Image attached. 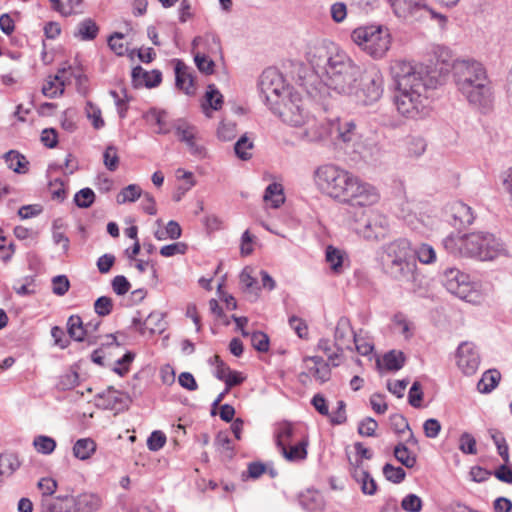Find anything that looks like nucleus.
<instances>
[{"mask_svg":"<svg viewBox=\"0 0 512 512\" xmlns=\"http://www.w3.org/2000/svg\"><path fill=\"white\" fill-rule=\"evenodd\" d=\"M396 82L394 103L398 112L411 119L423 118L429 114L428 89H434L440 80L434 71L423 64L399 61L393 67Z\"/></svg>","mask_w":512,"mask_h":512,"instance_id":"nucleus-1","label":"nucleus"},{"mask_svg":"<svg viewBox=\"0 0 512 512\" xmlns=\"http://www.w3.org/2000/svg\"><path fill=\"white\" fill-rule=\"evenodd\" d=\"M306 59L324 84L339 95H351L362 68L333 42L321 41L308 47Z\"/></svg>","mask_w":512,"mask_h":512,"instance_id":"nucleus-2","label":"nucleus"},{"mask_svg":"<svg viewBox=\"0 0 512 512\" xmlns=\"http://www.w3.org/2000/svg\"><path fill=\"white\" fill-rule=\"evenodd\" d=\"M314 181L321 192L341 203L363 207L379 200L374 186L334 164L319 166L314 172Z\"/></svg>","mask_w":512,"mask_h":512,"instance_id":"nucleus-3","label":"nucleus"},{"mask_svg":"<svg viewBox=\"0 0 512 512\" xmlns=\"http://www.w3.org/2000/svg\"><path fill=\"white\" fill-rule=\"evenodd\" d=\"M455 84L470 105L486 112L492 105V91L484 66L474 59L452 63Z\"/></svg>","mask_w":512,"mask_h":512,"instance_id":"nucleus-4","label":"nucleus"},{"mask_svg":"<svg viewBox=\"0 0 512 512\" xmlns=\"http://www.w3.org/2000/svg\"><path fill=\"white\" fill-rule=\"evenodd\" d=\"M381 263L384 272L401 282L406 289L416 291L422 286V276L417 272L408 240L401 238L386 244Z\"/></svg>","mask_w":512,"mask_h":512,"instance_id":"nucleus-5","label":"nucleus"},{"mask_svg":"<svg viewBox=\"0 0 512 512\" xmlns=\"http://www.w3.org/2000/svg\"><path fill=\"white\" fill-rule=\"evenodd\" d=\"M444 248L451 254L477 258L482 261L493 260L504 251L503 243L490 233H470L461 237L447 236L443 240Z\"/></svg>","mask_w":512,"mask_h":512,"instance_id":"nucleus-6","label":"nucleus"},{"mask_svg":"<svg viewBox=\"0 0 512 512\" xmlns=\"http://www.w3.org/2000/svg\"><path fill=\"white\" fill-rule=\"evenodd\" d=\"M384 91V79L381 71L375 67H368L361 72L358 82L354 84L351 95L357 104L370 106L379 101Z\"/></svg>","mask_w":512,"mask_h":512,"instance_id":"nucleus-7","label":"nucleus"},{"mask_svg":"<svg viewBox=\"0 0 512 512\" xmlns=\"http://www.w3.org/2000/svg\"><path fill=\"white\" fill-rule=\"evenodd\" d=\"M258 87L260 96L269 109L284 101V97L289 96L293 90L285 84L283 75L276 68L271 67L262 72Z\"/></svg>","mask_w":512,"mask_h":512,"instance_id":"nucleus-8","label":"nucleus"},{"mask_svg":"<svg viewBox=\"0 0 512 512\" xmlns=\"http://www.w3.org/2000/svg\"><path fill=\"white\" fill-rule=\"evenodd\" d=\"M270 110L284 123L294 127L303 126L310 119V114L305 107L304 100L298 92L293 90L289 93V96L284 97V101L272 106Z\"/></svg>","mask_w":512,"mask_h":512,"instance_id":"nucleus-9","label":"nucleus"},{"mask_svg":"<svg viewBox=\"0 0 512 512\" xmlns=\"http://www.w3.org/2000/svg\"><path fill=\"white\" fill-rule=\"evenodd\" d=\"M393 13L400 19L407 22L421 21L428 16L431 18H440L445 21L446 18L434 12L426 3V0H388Z\"/></svg>","mask_w":512,"mask_h":512,"instance_id":"nucleus-10","label":"nucleus"},{"mask_svg":"<svg viewBox=\"0 0 512 512\" xmlns=\"http://www.w3.org/2000/svg\"><path fill=\"white\" fill-rule=\"evenodd\" d=\"M443 285L451 294L468 302L473 301L475 289L469 276L456 268H450L445 271Z\"/></svg>","mask_w":512,"mask_h":512,"instance_id":"nucleus-11","label":"nucleus"},{"mask_svg":"<svg viewBox=\"0 0 512 512\" xmlns=\"http://www.w3.org/2000/svg\"><path fill=\"white\" fill-rule=\"evenodd\" d=\"M388 220L384 215L372 213L363 220H358L355 232L367 241H379L388 233Z\"/></svg>","mask_w":512,"mask_h":512,"instance_id":"nucleus-12","label":"nucleus"},{"mask_svg":"<svg viewBox=\"0 0 512 512\" xmlns=\"http://www.w3.org/2000/svg\"><path fill=\"white\" fill-rule=\"evenodd\" d=\"M336 133V138L345 144V150L347 152L355 153L360 158L366 157V146L361 141V137L353 121H338Z\"/></svg>","mask_w":512,"mask_h":512,"instance_id":"nucleus-13","label":"nucleus"},{"mask_svg":"<svg viewBox=\"0 0 512 512\" xmlns=\"http://www.w3.org/2000/svg\"><path fill=\"white\" fill-rule=\"evenodd\" d=\"M480 364V356L472 342H462L457 349V365L466 375L474 374Z\"/></svg>","mask_w":512,"mask_h":512,"instance_id":"nucleus-14","label":"nucleus"},{"mask_svg":"<svg viewBox=\"0 0 512 512\" xmlns=\"http://www.w3.org/2000/svg\"><path fill=\"white\" fill-rule=\"evenodd\" d=\"M446 214L451 219V224L457 228H464L474 221L471 207L462 201H453L446 207Z\"/></svg>","mask_w":512,"mask_h":512,"instance_id":"nucleus-15","label":"nucleus"},{"mask_svg":"<svg viewBox=\"0 0 512 512\" xmlns=\"http://www.w3.org/2000/svg\"><path fill=\"white\" fill-rule=\"evenodd\" d=\"M390 45L391 36L388 29L379 26L378 32L370 39L363 51L373 59H381L386 55Z\"/></svg>","mask_w":512,"mask_h":512,"instance_id":"nucleus-16","label":"nucleus"},{"mask_svg":"<svg viewBox=\"0 0 512 512\" xmlns=\"http://www.w3.org/2000/svg\"><path fill=\"white\" fill-rule=\"evenodd\" d=\"M131 77L135 88L142 86L154 88L160 85L162 81V73L159 70H152L151 72H148L141 66H136L132 69Z\"/></svg>","mask_w":512,"mask_h":512,"instance_id":"nucleus-17","label":"nucleus"},{"mask_svg":"<svg viewBox=\"0 0 512 512\" xmlns=\"http://www.w3.org/2000/svg\"><path fill=\"white\" fill-rule=\"evenodd\" d=\"M354 335L356 334L352 329L350 319L345 316L340 317L334 332L337 349L341 351L344 348L351 349V342L354 339Z\"/></svg>","mask_w":512,"mask_h":512,"instance_id":"nucleus-18","label":"nucleus"},{"mask_svg":"<svg viewBox=\"0 0 512 512\" xmlns=\"http://www.w3.org/2000/svg\"><path fill=\"white\" fill-rule=\"evenodd\" d=\"M174 70L176 87L187 95H193L195 93L194 77L189 72V67L183 61L176 60Z\"/></svg>","mask_w":512,"mask_h":512,"instance_id":"nucleus-19","label":"nucleus"},{"mask_svg":"<svg viewBox=\"0 0 512 512\" xmlns=\"http://www.w3.org/2000/svg\"><path fill=\"white\" fill-rule=\"evenodd\" d=\"M100 397H106L107 407L117 412L128 409L131 402L128 394L122 393L114 389V387H109Z\"/></svg>","mask_w":512,"mask_h":512,"instance_id":"nucleus-20","label":"nucleus"},{"mask_svg":"<svg viewBox=\"0 0 512 512\" xmlns=\"http://www.w3.org/2000/svg\"><path fill=\"white\" fill-rule=\"evenodd\" d=\"M74 512H96L101 505L100 498L95 494L83 493L72 498Z\"/></svg>","mask_w":512,"mask_h":512,"instance_id":"nucleus-21","label":"nucleus"},{"mask_svg":"<svg viewBox=\"0 0 512 512\" xmlns=\"http://www.w3.org/2000/svg\"><path fill=\"white\" fill-rule=\"evenodd\" d=\"M405 360L406 357L402 351L391 350L384 354L382 361L376 360V366L380 370L383 364L388 371H398L404 366Z\"/></svg>","mask_w":512,"mask_h":512,"instance_id":"nucleus-22","label":"nucleus"},{"mask_svg":"<svg viewBox=\"0 0 512 512\" xmlns=\"http://www.w3.org/2000/svg\"><path fill=\"white\" fill-rule=\"evenodd\" d=\"M307 440H302L297 444H289L280 448L281 454L289 462H297L307 457Z\"/></svg>","mask_w":512,"mask_h":512,"instance_id":"nucleus-23","label":"nucleus"},{"mask_svg":"<svg viewBox=\"0 0 512 512\" xmlns=\"http://www.w3.org/2000/svg\"><path fill=\"white\" fill-rule=\"evenodd\" d=\"M353 478L360 484L362 493L374 495L377 492V483L368 471L359 469V464L353 472Z\"/></svg>","mask_w":512,"mask_h":512,"instance_id":"nucleus-24","label":"nucleus"},{"mask_svg":"<svg viewBox=\"0 0 512 512\" xmlns=\"http://www.w3.org/2000/svg\"><path fill=\"white\" fill-rule=\"evenodd\" d=\"M99 33V27L96 22L91 18H86L77 25L74 32V37L82 41L94 40Z\"/></svg>","mask_w":512,"mask_h":512,"instance_id":"nucleus-25","label":"nucleus"},{"mask_svg":"<svg viewBox=\"0 0 512 512\" xmlns=\"http://www.w3.org/2000/svg\"><path fill=\"white\" fill-rule=\"evenodd\" d=\"M5 162L8 168L18 174H25L28 171L29 162L25 156L16 150H10L4 154Z\"/></svg>","mask_w":512,"mask_h":512,"instance_id":"nucleus-26","label":"nucleus"},{"mask_svg":"<svg viewBox=\"0 0 512 512\" xmlns=\"http://www.w3.org/2000/svg\"><path fill=\"white\" fill-rule=\"evenodd\" d=\"M21 463L18 456L14 453H2L0 454V485L3 480L2 477L11 476L19 467Z\"/></svg>","mask_w":512,"mask_h":512,"instance_id":"nucleus-27","label":"nucleus"},{"mask_svg":"<svg viewBox=\"0 0 512 512\" xmlns=\"http://www.w3.org/2000/svg\"><path fill=\"white\" fill-rule=\"evenodd\" d=\"M393 455L404 467L411 469L417 463V456L405 443H398L393 449Z\"/></svg>","mask_w":512,"mask_h":512,"instance_id":"nucleus-28","label":"nucleus"},{"mask_svg":"<svg viewBox=\"0 0 512 512\" xmlns=\"http://www.w3.org/2000/svg\"><path fill=\"white\" fill-rule=\"evenodd\" d=\"M67 332L69 337L77 342H82L87 335V328L79 315H71L67 320Z\"/></svg>","mask_w":512,"mask_h":512,"instance_id":"nucleus-29","label":"nucleus"},{"mask_svg":"<svg viewBox=\"0 0 512 512\" xmlns=\"http://www.w3.org/2000/svg\"><path fill=\"white\" fill-rule=\"evenodd\" d=\"M501 379V374L496 369L486 371L477 384V389L480 393L488 394L494 390Z\"/></svg>","mask_w":512,"mask_h":512,"instance_id":"nucleus-30","label":"nucleus"},{"mask_svg":"<svg viewBox=\"0 0 512 512\" xmlns=\"http://www.w3.org/2000/svg\"><path fill=\"white\" fill-rule=\"evenodd\" d=\"M96 451V443L91 438L78 439L73 446V455L80 460L89 459Z\"/></svg>","mask_w":512,"mask_h":512,"instance_id":"nucleus-31","label":"nucleus"},{"mask_svg":"<svg viewBox=\"0 0 512 512\" xmlns=\"http://www.w3.org/2000/svg\"><path fill=\"white\" fill-rule=\"evenodd\" d=\"M378 30L379 26L358 27L352 32L351 38L356 45L364 50L366 45L369 44L370 39L374 37Z\"/></svg>","mask_w":512,"mask_h":512,"instance_id":"nucleus-32","label":"nucleus"},{"mask_svg":"<svg viewBox=\"0 0 512 512\" xmlns=\"http://www.w3.org/2000/svg\"><path fill=\"white\" fill-rule=\"evenodd\" d=\"M434 55L438 63L442 64L440 74L448 73L452 70V63L457 59H453L452 52L445 46H437L434 49ZM441 81V75L436 76Z\"/></svg>","mask_w":512,"mask_h":512,"instance_id":"nucleus-33","label":"nucleus"},{"mask_svg":"<svg viewBox=\"0 0 512 512\" xmlns=\"http://www.w3.org/2000/svg\"><path fill=\"white\" fill-rule=\"evenodd\" d=\"M254 142L247 134L242 135L234 144L235 155L242 161L250 160L253 156Z\"/></svg>","mask_w":512,"mask_h":512,"instance_id":"nucleus-34","label":"nucleus"},{"mask_svg":"<svg viewBox=\"0 0 512 512\" xmlns=\"http://www.w3.org/2000/svg\"><path fill=\"white\" fill-rule=\"evenodd\" d=\"M173 128L175 130L176 136L178 137V140L183 143L191 140L194 135H198V129L184 119L176 120L173 124Z\"/></svg>","mask_w":512,"mask_h":512,"instance_id":"nucleus-35","label":"nucleus"},{"mask_svg":"<svg viewBox=\"0 0 512 512\" xmlns=\"http://www.w3.org/2000/svg\"><path fill=\"white\" fill-rule=\"evenodd\" d=\"M263 199L265 202H271L272 208H279L284 203L283 188L281 184L271 183L264 192Z\"/></svg>","mask_w":512,"mask_h":512,"instance_id":"nucleus-36","label":"nucleus"},{"mask_svg":"<svg viewBox=\"0 0 512 512\" xmlns=\"http://www.w3.org/2000/svg\"><path fill=\"white\" fill-rule=\"evenodd\" d=\"M345 253L338 248L329 245L326 248V261L329 264L330 268L335 273H340L344 261Z\"/></svg>","mask_w":512,"mask_h":512,"instance_id":"nucleus-37","label":"nucleus"},{"mask_svg":"<svg viewBox=\"0 0 512 512\" xmlns=\"http://www.w3.org/2000/svg\"><path fill=\"white\" fill-rule=\"evenodd\" d=\"M206 104L213 110H219L223 104V96L214 84H210L207 87L205 93V103L202 105L204 111H206Z\"/></svg>","mask_w":512,"mask_h":512,"instance_id":"nucleus-38","label":"nucleus"},{"mask_svg":"<svg viewBox=\"0 0 512 512\" xmlns=\"http://www.w3.org/2000/svg\"><path fill=\"white\" fill-rule=\"evenodd\" d=\"M142 195L140 187L136 184H130L123 188L117 195L116 201L118 204L126 202H135Z\"/></svg>","mask_w":512,"mask_h":512,"instance_id":"nucleus-39","label":"nucleus"},{"mask_svg":"<svg viewBox=\"0 0 512 512\" xmlns=\"http://www.w3.org/2000/svg\"><path fill=\"white\" fill-rule=\"evenodd\" d=\"M33 446L38 453L49 455L56 448V441L49 436L38 435L33 440Z\"/></svg>","mask_w":512,"mask_h":512,"instance_id":"nucleus-40","label":"nucleus"},{"mask_svg":"<svg viewBox=\"0 0 512 512\" xmlns=\"http://www.w3.org/2000/svg\"><path fill=\"white\" fill-rule=\"evenodd\" d=\"M165 117L166 112L164 110H157L155 108L150 109L145 115L147 121H153L159 126L158 134H168L170 132V129L166 126Z\"/></svg>","mask_w":512,"mask_h":512,"instance_id":"nucleus-41","label":"nucleus"},{"mask_svg":"<svg viewBox=\"0 0 512 512\" xmlns=\"http://www.w3.org/2000/svg\"><path fill=\"white\" fill-rule=\"evenodd\" d=\"M382 472L386 480L395 484L401 483L406 477V472L402 467H395L390 463L383 466Z\"/></svg>","mask_w":512,"mask_h":512,"instance_id":"nucleus-42","label":"nucleus"},{"mask_svg":"<svg viewBox=\"0 0 512 512\" xmlns=\"http://www.w3.org/2000/svg\"><path fill=\"white\" fill-rule=\"evenodd\" d=\"M95 201V193L91 188H83L74 195V203L79 208H89Z\"/></svg>","mask_w":512,"mask_h":512,"instance_id":"nucleus-43","label":"nucleus"},{"mask_svg":"<svg viewBox=\"0 0 512 512\" xmlns=\"http://www.w3.org/2000/svg\"><path fill=\"white\" fill-rule=\"evenodd\" d=\"M143 325L150 329V331L153 333L156 330L159 332L164 330L165 323H164V314L161 312H151L146 320L144 321Z\"/></svg>","mask_w":512,"mask_h":512,"instance_id":"nucleus-44","label":"nucleus"},{"mask_svg":"<svg viewBox=\"0 0 512 512\" xmlns=\"http://www.w3.org/2000/svg\"><path fill=\"white\" fill-rule=\"evenodd\" d=\"M422 506L421 498L413 493L406 495L401 501V508L406 512H420Z\"/></svg>","mask_w":512,"mask_h":512,"instance_id":"nucleus-45","label":"nucleus"},{"mask_svg":"<svg viewBox=\"0 0 512 512\" xmlns=\"http://www.w3.org/2000/svg\"><path fill=\"white\" fill-rule=\"evenodd\" d=\"M415 254L418 260L423 264H431L436 260V252L429 244H421L416 250Z\"/></svg>","mask_w":512,"mask_h":512,"instance_id":"nucleus-46","label":"nucleus"},{"mask_svg":"<svg viewBox=\"0 0 512 512\" xmlns=\"http://www.w3.org/2000/svg\"><path fill=\"white\" fill-rule=\"evenodd\" d=\"M194 62L201 73L206 75L213 74L215 63L205 54L196 53L194 55Z\"/></svg>","mask_w":512,"mask_h":512,"instance_id":"nucleus-47","label":"nucleus"},{"mask_svg":"<svg viewBox=\"0 0 512 512\" xmlns=\"http://www.w3.org/2000/svg\"><path fill=\"white\" fill-rule=\"evenodd\" d=\"M113 301L110 297L101 296L94 302L95 313L100 317H105L112 312Z\"/></svg>","mask_w":512,"mask_h":512,"instance_id":"nucleus-48","label":"nucleus"},{"mask_svg":"<svg viewBox=\"0 0 512 512\" xmlns=\"http://www.w3.org/2000/svg\"><path fill=\"white\" fill-rule=\"evenodd\" d=\"M459 449L464 454L475 455L477 453L476 440L468 432H464L459 439Z\"/></svg>","mask_w":512,"mask_h":512,"instance_id":"nucleus-49","label":"nucleus"},{"mask_svg":"<svg viewBox=\"0 0 512 512\" xmlns=\"http://www.w3.org/2000/svg\"><path fill=\"white\" fill-rule=\"evenodd\" d=\"M104 165L109 171H115L119 165V157L117 155V148L113 145H109L104 154Z\"/></svg>","mask_w":512,"mask_h":512,"instance_id":"nucleus-50","label":"nucleus"},{"mask_svg":"<svg viewBox=\"0 0 512 512\" xmlns=\"http://www.w3.org/2000/svg\"><path fill=\"white\" fill-rule=\"evenodd\" d=\"M135 358V354L131 351L126 352L121 358L116 361V367L113 368V372L119 376H125L129 371V365Z\"/></svg>","mask_w":512,"mask_h":512,"instance_id":"nucleus-51","label":"nucleus"},{"mask_svg":"<svg viewBox=\"0 0 512 512\" xmlns=\"http://www.w3.org/2000/svg\"><path fill=\"white\" fill-rule=\"evenodd\" d=\"M426 150V142L421 137H411L407 142V151L409 155L419 157Z\"/></svg>","mask_w":512,"mask_h":512,"instance_id":"nucleus-52","label":"nucleus"},{"mask_svg":"<svg viewBox=\"0 0 512 512\" xmlns=\"http://www.w3.org/2000/svg\"><path fill=\"white\" fill-rule=\"evenodd\" d=\"M276 444L278 448L291 444L293 437V428L290 425H284L276 432Z\"/></svg>","mask_w":512,"mask_h":512,"instance_id":"nucleus-53","label":"nucleus"},{"mask_svg":"<svg viewBox=\"0 0 512 512\" xmlns=\"http://www.w3.org/2000/svg\"><path fill=\"white\" fill-rule=\"evenodd\" d=\"M251 344L259 352H267L269 349V337L261 332L255 331L251 334Z\"/></svg>","mask_w":512,"mask_h":512,"instance_id":"nucleus-54","label":"nucleus"},{"mask_svg":"<svg viewBox=\"0 0 512 512\" xmlns=\"http://www.w3.org/2000/svg\"><path fill=\"white\" fill-rule=\"evenodd\" d=\"M124 38V34L121 32H114L109 36L107 43L109 48L118 56H123L126 52V48L121 40Z\"/></svg>","mask_w":512,"mask_h":512,"instance_id":"nucleus-55","label":"nucleus"},{"mask_svg":"<svg viewBox=\"0 0 512 512\" xmlns=\"http://www.w3.org/2000/svg\"><path fill=\"white\" fill-rule=\"evenodd\" d=\"M166 443V435L159 430L153 431L147 439V446L150 451L160 450Z\"/></svg>","mask_w":512,"mask_h":512,"instance_id":"nucleus-56","label":"nucleus"},{"mask_svg":"<svg viewBox=\"0 0 512 512\" xmlns=\"http://www.w3.org/2000/svg\"><path fill=\"white\" fill-rule=\"evenodd\" d=\"M52 285H53V287H52L53 293L58 296L65 295L70 288V282H69L67 276H65V275H57V276L53 277Z\"/></svg>","mask_w":512,"mask_h":512,"instance_id":"nucleus-57","label":"nucleus"},{"mask_svg":"<svg viewBox=\"0 0 512 512\" xmlns=\"http://www.w3.org/2000/svg\"><path fill=\"white\" fill-rule=\"evenodd\" d=\"M423 399V392L420 382L415 381L408 393V402L414 408L421 407V402Z\"/></svg>","mask_w":512,"mask_h":512,"instance_id":"nucleus-58","label":"nucleus"},{"mask_svg":"<svg viewBox=\"0 0 512 512\" xmlns=\"http://www.w3.org/2000/svg\"><path fill=\"white\" fill-rule=\"evenodd\" d=\"M42 512H71V507H63L61 503L58 502L57 499L54 498H43L42 503Z\"/></svg>","mask_w":512,"mask_h":512,"instance_id":"nucleus-59","label":"nucleus"},{"mask_svg":"<svg viewBox=\"0 0 512 512\" xmlns=\"http://www.w3.org/2000/svg\"><path fill=\"white\" fill-rule=\"evenodd\" d=\"M188 249V245L184 242H176L173 244L165 245L161 247L160 254L164 257H172L176 254H185Z\"/></svg>","mask_w":512,"mask_h":512,"instance_id":"nucleus-60","label":"nucleus"},{"mask_svg":"<svg viewBox=\"0 0 512 512\" xmlns=\"http://www.w3.org/2000/svg\"><path fill=\"white\" fill-rule=\"evenodd\" d=\"M393 322L394 325L399 329V332L405 337V339L412 337L413 333L411 330V323L405 318L403 314H396L394 316Z\"/></svg>","mask_w":512,"mask_h":512,"instance_id":"nucleus-61","label":"nucleus"},{"mask_svg":"<svg viewBox=\"0 0 512 512\" xmlns=\"http://www.w3.org/2000/svg\"><path fill=\"white\" fill-rule=\"evenodd\" d=\"M86 112L88 118L92 119V125L95 129H101L105 125L101 117V110L93 103H87Z\"/></svg>","mask_w":512,"mask_h":512,"instance_id":"nucleus-62","label":"nucleus"},{"mask_svg":"<svg viewBox=\"0 0 512 512\" xmlns=\"http://www.w3.org/2000/svg\"><path fill=\"white\" fill-rule=\"evenodd\" d=\"M289 326L295 331L299 338L306 339L308 337V326L303 319L297 316H291L289 318Z\"/></svg>","mask_w":512,"mask_h":512,"instance_id":"nucleus-63","label":"nucleus"},{"mask_svg":"<svg viewBox=\"0 0 512 512\" xmlns=\"http://www.w3.org/2000/svg\"><path fill=\"white\" fill-rule=\"evenodd\" d=\"M378 423L371 417L364 418L358 426V433L362 436H374Z\"/></svg>","mask_w":512,"mask_h":512,"instance_id":"nucleus-64","label":"nucleus"}]
</instances>
